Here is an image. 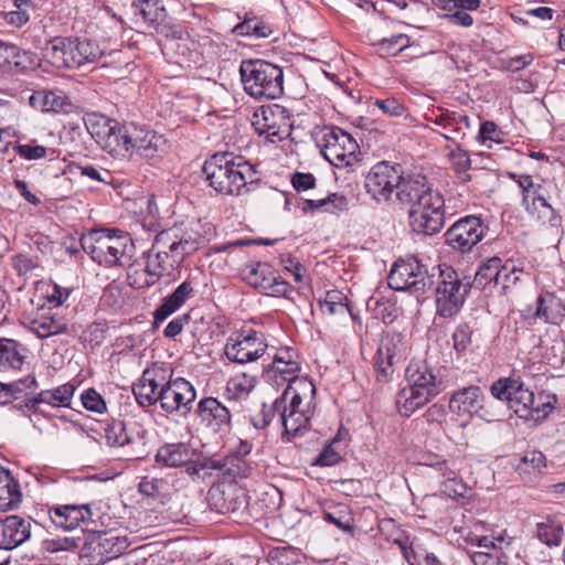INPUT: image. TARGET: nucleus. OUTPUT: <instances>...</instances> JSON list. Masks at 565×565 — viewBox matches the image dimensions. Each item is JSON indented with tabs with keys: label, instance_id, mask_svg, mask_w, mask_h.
Returning a JSON list of instances; mask_svg holds the SVG:
<instances>
[{
	"label": "nucleus",
	"instance_id": "nucleus-25",
	"mask_svg": "<svg viewBox=\"0 0 565 565\" xmlns=\"http://www.w3.org/2000/svg\"><path fill=\"white\" fill-rule=\"evenodd\" d=\"M207 503L221 514H239L248 507L245 493L233 486L212 487L207 491Z\"/></svg>",
	"mask_w": 565,
	"mask_h": 565
},
{
	"label": "nucleus",
	"instance_id": "nucleus-34",
	"mask_svg": "<svg viewBox=\"0 0 565 565\" xmlns=\"http://www.w3.org/2000/svg\"><path fill=\"white\" fill-rule=\"evenodd\" d=\"M73 38H53L46 46L45 57L56 68H76Z\"/></svg>",
	"mask_w": 565,
	"mask_h": 565
},
{
	"label": "nucleus",
	"instance_id": "nucleus-29",
	"mask_svg": "<svg viewBox=\"0 0 565 565\" xmlns=\"http://www.w3.org/2000/svg\"><path fill=\"white\" fill-rule=\"evenodd\" d=\"M405 377L407 385L427 393V397L430 399L439 394L440 382L424 361H412L405 370Z\"/></svg>",
	"mask_w": 565,
	"mask_h": 565
},
{
	"label": "nucleus",
	"instance_id": "nucleus-49",
	"mask_svg": "<svg viewBox=\"0 0 565 565\" xmlns=\"http://www.w3.org/2000/svg\"><path fill=\"white\" fill-rule=\"evenodd\" d=\"M501 267V258L500 257H491L483 262L473 278V282L481 288H486L488 285L493 282L498 286V276Z\"/></svg>",
	"mask_w": 565,
	"mask_h": 565
},
{
	"label": "nucleus",
	"instance_id": "nucleus-32",
	"mask_svg": "<svg viewBox=\"0 0 565 565\" xmlns=\"http://www.w3.org/2000/svg\"><path fill=\"white\" fill-rule=\"evenodd\" d=\"M38 387V381L34 374H28L23 379L10 382L6 384V405L19 402L13 407L22 413L34 412L35 409H29L26 404L34 396L33 393Z\"/></svg>",
	"mask_w": 565,
	"mask_h": 565
},
{
	"label": "nucleus",
	"instance_id": "nucleus-58",
	"mask_svg": "<svg viewBox=\"0 0 565 565\" xmlns=\"http://www.w3.org/2000/svg\"><path fill=\"white\" fill-rule=\"evenodd\" d=\"M168 482L162 478L143 477L138 484L141 494L151 498H159L166 490Z\"/></svg>",
	"mask_w": 565,
	"mask_h": 565
},
{
	"label": "nucleus",
	"instance_id": "nucleus-4",
	"mask_svg": "<svg viewBox=\"0 0 565 565\" xmlns=\"http://www.w3.org/2000/svg\"><path fill=\"white\" fill-rule=\"evenodd\" d=\"M490 392L497 399L507 401L515 415L527 422L543 419L553 411V406L550 402H544L542 394L535 396L524 387L520 379H499L491 385Z\"/></svg>",
	"mask_w": 565,
	"mask_h": 565
},
{
	"label": "nucleus",
	"instance_id": "nucleus-31",
	"mask_svg": "<svg viewBox=\"0 0 565 565\" xmlns=\"http://www.w3.org/2000/svg\"><path fill=\"white\" fill-rule=\"evenodd\" d=\"M31 524L19 515L7 516L0 522V548L12 550L31 535Z\"/></svg>",
	"mask_w": 565,
	"mask_h": 565
},
{
	"label": "nucleus",
	"instance_id": "nucleus-30",
	"mask_svg": "<svg viewBox=\"0 0 565 565\" xmlns=\"http://www.w3.org/2000/svg\"><path fill=\"white\" fill-rule=\"evenodd\" d=\"M194 295L195 290L190 280H184L180 284L173 292L162 299L161 303L153 311V327L158 328L160 323L178 311Z\"/></svg>",
	"mask_w": 565,
	"mask_h": 565
},
{
	"label": "nucleus",
	"instance_id": "nucleus-9",
	"mask_svg": "<svg viewBox=\"0 0 565 565\" xmlns=\"http://www.w3.org/2000/svg\"><path fill=\"white\" fill-rule=\"evenodd\" d=\"M117 137L119 139L116 146L147 160L160 157L167 143L162 135L132 122L125 124L121 129L117 131Z\"/></svg>",
	"mask_w": 565,
	"mask_h": 565
},
{
	"label": "nucleus",
	"instance_id": "nucleus-44",
	"mask_svg": "<svg viewBox=\"0 0 565 565\" xmlns=\"http://www.w3.org/2000/svg\"><path fill=\"white\" fill-rule=\"evenodd\" d=\"M30 105L42 113L66 111L71 103L62 94L52 90H36L30 97Z\"/></svg>",
	"mask_w": 565,
	"mask_h": 565
},
{
	"label": "nucleus",
	"instance_id": "nucleus-56",
	"mask_svg": "<svg viewBox=\"0 0 565 565\" xmlns=\"http://www.w3.org/2000/svg\"><path fill=\"white\" fill-rule=\"evenodd\" d=\"M521 273L523 270L519 269L512 260L501 262L498 286H501L503 290L514 286L520 280Z\"/></svg>",
	"mask_w": 565,
	"mask_h": 565
},
{
	"label": "nucleus",
	"instance_id": "nucleus-43",
	"mask_svg": "<svg viewBox=\"0 0 565 565\" xmlns=\"http://www.w3.org/2000/svg\"><path fill=\"white\" fill-rule=\"evenodd\" d=\"M30 329L41 339L70 332L67 321L54 315H43L33 319Z\"/></svg>",
	"mask_w": 565,
	"mask_h": 565
},
{
	"label": "nucleus",
	"instance_id": "nucleus-39",
	"mask_svg": "<svg viewBox=\"0 0 565 565\" xmlns=\"http://www.w3.org/2000/svg\"><path fill=\"white\" fill-rule=\"evenodd\" d=\"M147 264L146 273L151 278L147 280V285H153L164 274H170L177 266H172V259L164 247H151L150 250L146 252Z\"/></svg>",
	"mask_w": 565,
	"mask_h": 565
},
{
	"label": "nucleus",
	"instance_id": "nucleus-26",
	"mask_svg": "<svg viewBox=\"0 0 565 565\" xmlns=\"http://www.w3.org/2000/svg\"><path fill=\"white\" fill-rule=\"evenodd\" d=\"M401 338L386 339L377 349L374 369L379 382H388L395 367L403 361Z\"/></svg>",
	"mask_w": 565,
	"mask_h": 565
},
{
	"label": "nucleus",
	"instance_id": "nucleus-18",
	"mask_svg": "<svg viewBox=\"0 0 565 565\" xmlns=\"http://www.w3.org/2000/svg\"><path fill=\"white\" fill-rule=\"evenodd\" d=\"M266 349L267 344L264 334L250 329L247 332L242 331L230 337L224 352L230 361L244 364L263 356Z\"/></svg>",
	"mask_w": 565,
	"mask_h": 565
},
{
	"label": "nucleus",
	"instance_id": "nucleus-63",
	"mask_svg": "<svg viewBox=\"0 0 565 565\" xmlns=\"http://www.w3.org/2000/svg\"><path fill=\"white\" fill-rule=\"evenodd\" d=\"M374 105L384 114L392 117H403L406 115L405 106L396 98L375 99Z\"/></svg>",
	"mask_w": 565,
	"mask_h": 565
},
{
	"label": "nucleus",
	"instance_id": "nucleus-38",
	"mask_svg": "<svg viewBox=\"0 0 565 565\" xmlns=\"http://www.w3.org/2000/svg\"><path fill=\"white\" fill-rule=\"evenodd\" d=\"M28 349L13 339L0 338V371L21 370Z\"/></svg>",
	"mask_w": 565,
	"mask_h": 565
},
{
	"label": "nucleus",
	"instance_id": "nucleus-16",
	"mask_svg": "<svg viewBox=\"0 0 565 565\" xmlns=\"http://www.w3.org/2000/svg\"><path fill=\"white\" fill-rule=\"evenodd\" d=\"M487 226L476 215H467L457 220L445 233L447 246L461 254L469 253L483 238Z\"/></svg>",
	"mask_w": 565,
	"mask_h": 565
},
{
	"label": "nucleus",
	"instance_id": "nucleus-12",
	"mask_svg": "<svg viewBox=\"0 0 565 565\" xmlns=\"http://www.w3.org/2000/svg\"><path fill=\"white\" fill-rule=\"evenodd\" d=\"M427 268L415 257L394 263L390 275L388 286L398 291L408 290L417 297L431 289V281Z\"/></svg>",
	"mask_w": 565,
	"mask_h": 565
},
{
	"label": "nucleus",
	"instance_id": "nucleus-24",
	"mask_svg": "<svg viewBox=\"0 0 565 565\" xmlns=\"http://www.w3.org/2000/svg\"><path fill=\"white\" fill-rule=\"evenodd\" d=\"M200 423L213 433H226L232 426V414L227 406L215 397H204L196 406Z\"/></svg>",
	"mask_w": 565,
	"mask_h": 565
},
{
	"label": "nucleus",
	"instance_id": "nucleus-33",
	"mask_svg": "<svg viewBox=\"0 0 565 565\" xmlns=\"http://www.w3.org/2000/svg\"><path fill=\"white\" fill-rule=\"evenodd\" d=\"M532 317L545 323L559 326L565 320V301L554 292L541 294L536 299V309Z\"/></svg>",
	"mask_w": 565,
	"mask_h": 565
},
{
	"label": "nucleus",
	"instance_id": "nucleus-41",
	"mask_svg": "<svg viewBox=\"0 0 565 565\" xmlns=\"http://www.w3.org/2000/svg\"><path fill=\"white\" fill-rule=\"evenodd\" d=\"M430 401L427 397V393L419 392L407 385L397 393L396 408L401 416L409 417Z\"/></svg>",
	"mask_w": 565,
	"mask_h": 565
},
{
	"label": "nucleus",
	"instance_id": "nucleus-14",
	"mask_svg": "<svg viewBox=\"0 0 565 565\" xmlns=\"http://www.w3.org/2000/svg\"><path fill=\"white\" fill-rule=\"evenodd\" d=\"M206 239L196 231L182 232L180 228H168L158 233L153 247H164L172 259V266H179L183 259L195 253Z\"/></svg>",
	"mask_w": 565,
	"mask_h": 565
},
{
	"label": "nucleus",
	"instance_id": "nucleus-11",
	"mask_svg": "<svg viewBox=\"0 0 565 565\" xmlns=\"http://www.w3.org/2000/svg\"><path fill=\"white\" fill-rule=\"evenodd\" d=\"M195 397L194 386L183 377H173V370L167 366L158 402L161 409L167 414L186 416L192 411Z\"/></svg>",
	"mask_w": 565,
	"mask_h": 565
},
{
	"label": "nucleus",
	"instance_id": "nucleus-10",
	"mask_svg": "<svg viewBox=\"0 0 565 565\" xmlns=\"http://www.w3.org/2000/svg\"><path fill=\"white\" fill-rule=\"evenodd\" d=\"M318 145L326 160L334 167H348L356 161L358 142L337 126H324L320 131Z\"/></svg>",
	"mask_w": 565,
	"mask_h": 565
},
{
	"label": "nucleus",
	"instance_id": "nucleus-62",
	"mask_svg": "<svg viewBox=\"0 0 565 565\" xmlns=\"http://www.w3.org/2000/svg\"><path fill=\"white\" fill-rule=\"evenodd\" d=\"M472 331L467 323L459 324L452 334L454 348L457 353L465 352L471 343Z\"/></svg>",
	"mask_w": 565,
	"mask_h": 565
},
{
	"label": "nucleus",
	"instance_id": "nucleus-19",
	"mask_svg": "<svg viewBox=\"0 0 565 565\" xmlns=\"http://www.w3.org/2000/svg\"><path fill=\"white\" fill-rule=\"evenodd\" d=\"M449 411L458 416L477 415L491 422L494 415L486 406V395L480 386L469 385L455 391L448 403Z\"/></svg>",
	"mask_w": 565,
	"mask_h": 565
},
{
	"label": "nucleus",
	"instance_id": "nucleus-64",
	"mask_svg": "<svg viewBox=\"0 0 565 565\" xmlns=\"http://www.w3.org/2000/svg\"><path fill=\"white\" fill-rule=\"evenodd\" d=\"M502 135V131L498 128L495 122L486 120L480 125L478 141L481 143H484L487 140L501 142Z\"/></svg>",
	"mask_w": 565,
	"mask_h": 565
},
{
	"label": "nucleus",
	"instance_id": "nucleus-22",
	"mask_svg": "<svg viewBox=\"0 0 565 565\" xmlns=\"http://www.w3.org/2000/svg\"><path fill=\"white\" fill-rule=\"evenodd\" d=\"M46 513L51 523L63 531L75 530L93 516L89 503L55 504L49 507Z\"/></svg>",
	"mask_w": 565,
	"mask_h": 565
},
{
	"label": "nucleus",
	"instance_id": "nucleus-54",
	"mask_svg": "<svg viewBox=\"0 0 565 565\" xmlns=\"http://www.w3.org/2000/svg\"><path fill=\"white\" fill-rule=\"evenodd\" d=\"M151 29H153L158 35L168 40H182L185 35L183 26L175 23L168 13H166V18H161Z\"/></svg>",
	"mask_w": 565,
	"mask_h": 565
},
{
	"label": "nucleus",
	"instance_id": "nucleus-5",
	"mask_svg": "<svg viewBox=\"0 0 565 565\" xmlns=\"http://www.w3.org/2000/svg\"><path fill=\"white\" fill-rule=\"evenodd\" d=\"M241 82L247 95L255 99H276L284 94L282 68L262 58L243 60Z\"/></svg>",
	"mask_w": 565,
	"mask_h": 565
},
{
	"label": "nucleus",
	"instance_id": "nucleus-57",
	"mask_svg": "<svg viewBox=\"0 0 565 565\" xmlns=\"http://www.w3.org/2000/svg\"><path fill=\"white\" fill-rule=\"evenodd\" d=\"M339 443L338 438L334 437L329 444H327L320 454L316 457L313 463L319 467H331L341 461V455L335 450L334 445Z\"/></svg>",
	"mask_w": 565,
	"mask_h": 565
},
{
	"label": "nucleus",
	"instance_id": "nucleus-59",
	"mask_svg": "<svg viewBox=\"0 0 565 565\" xmlns=\"http://www.w3.org/2000/svg\"><path fill=\"white\" fill-rule=\"evenodd\" d=\"M81 401L85 409L103 414L106 411V402L95 388H87L81 394Z\"/></svg>",
	"mask_w": 565,
	"mask_h": 565
},
{
	"label": "nucleus",
	"instance_id": "nucleus-40",
	"mask_svg": "<svg viewBox=\"0 0 565 565\" xmlns=\"http://www.w3.org/2000/svg\"><path fill=\"white\" fill-rule=\"evenodd\" d=\"M232 33L237 36L266 39L270 36L273 29L253 11H248L244 14L243 21L233 28Z\"/></svg>",
	"mask_w": 565,
	"mask_h": 565
},
{
	"label": "nucleus",
	"instance_id": "nucleus-20",
	"mask_svg": "<svg viewBox=\"0 0 565 565\" xmlns=\"http://www.w3.org/2000/svg\"><path fill=\"white\" fill-rule=\"evenodd\" d=\"M508 177L519 185L522 194V206L529 213H539L542 207L551 214L550 222L552 225H556L561 222V216L556 215L552 206L548 204L542 184L535 183L530 174L508 172Z\"/></svg>",
	"mask_w": 565,
	"mask_h": 565
},
{
	"label": "nucleus",
	"instance_id": "nucleus-6",
	"mask_svg": "<svg viewBox=\"0 0 565 565\" xmlns=\"http://www.w3.org/2000/svg\"><path fill=\"white\" fill-rule=\"evenodd\" d=\"M298 384L299 388L292 386L289 401L286 399V412H281L279 417V423L284 427L282 438L287 441L307 431L313 415L311 401L316 394V386L306 380H299Z\"/></svg>",
	"mask_w": 565,
	"mask_h": 565
},
{
	"label": "nucleus",
	"instance_id": "nucleus-2",
	"mask_svg": "<svg viewBox=\"0 0 565 565\" xmlns=\"http://www.w3.org/2000/svg\"><path fill=\"white\" fill-rule=\"evenodd\" d=\"M83 250L98 265L105 267H130L136 247L128 232L119 228H94L82 235Z\"/></svg>",
	"mask_w": 565,
	"mask_h": 565
},
{
	"label": "nucleus",
	"instance_id": "nucleus-60",
	"mask_svg": "<svg viewBox=\"0 0 565 565\" xmlns=\"http://www.w3.org/2000/svg\"><path fill=\"white\" fill-rule=\"evenodd\" d=\"M14 57L12 60V66L19 72H25L33 70L36 66L35 54L30 51L21 50L14 45Z\"/></svg>",
	"mask_w": 565,
	"mask_h": 565
},
{
	"label": "nucleus",
	"instance_id": "nucleus-61",
	"mask_svg": "<svg viewBox=\"0 0 565 565\" xmlns=\"http://www.w3.org/2000/svg\"><path fill=\"white\" fill-rule=\"evenodd\" d=\"M324 212L340 214L349 210V200L345 195L333 192L323 199Z\"/></svg>",
	"mask_w": 565,
	"mask_h": 565
},
{
	"label": "nucleus",
	"instance_id": "nucleus-15",
	"mask_svg": "<svg viewBox=\"0 0 565 565\" xmlns=\"http://www.w3.org/2000/svg\"><path fill=\"white\" fill-rule=\"evenodd\" d=\"M445 201L441 194H433V198L424 199L419 205L411 207L408 223L417 234L433 235L438 233L445 224Z\"/></svg>",
	"mask_w": 565,
	"mask_h": 565
},
{
	"label": "nucleus",
	"instance_id": "nucleus-3",
	"mask_svg": "<svg viewBox=\"0 0 565 565\" xmlns=\"http://www.w3.org/2000/svg\"><path fill=\"white\" fill-rule=\"evenodd\" d=\"M435 295L437 313L443 318L455 317L462 308L472 282L469 277L450 266L433 268L429 275Z\"/></svg>",
	"mask_w": 565,
	"mask_h": 565
},
{
	"label": "nucleus",
	"instance_id": "nucleus-8",
	"mask_svg": "<svg viewBox=\"0 0 565 565\" xmlns=\"http://www.w3.org/2000/svg\"><path fill=\"white\" fill-rule=\"evenodd\" d=\"M241 276L250 287L270 297L295 301L296 289L266 262H252L241 269Z\"/></svg>",
	"mask_w": 565,
	"mask_h": 565
},
{
	"label": "nucleus",
	"instance_id": "nucleus-35",
	"mask_svg": "<svg viewBox=\"0 0 565 565\" xmlns=\"http://www.w3.org/2000/svg\"><path fill=\"white\" fill-rule=\"evenodd\" d=\"M75 385L65 383L52 390H43L29 401V409H36L40 404H47L53 407H70L75 393Z\"/></svg>",
	"mask_w": 565,
	"mask_h": 565
},
{
	"label": "nucleus",
	"instance_id": "nucleus-50",
	"mask_svg": "<svg viewBox=\"0 0 565 565\" xmlns=\"http://www.w3.org/2000/svg\"><path fill=\"white\" fill-rule=\"evenodd\" d=\"M366 306L381 317L384 323H391L397 318V308L394 301L372 296L369 298Z\"/></svg>",
	"mask_w": 565,
	"mask_h": 565
},
{
	"label": "nucleus",
	"instance_id": "nucleus-36",
	"mask_svg": "<svg viewBox=\"0 0 565 565\" xmlns=\"http://www.w3.org/2000/svg\"><path fill=\"white\" fill-rule=\"evenodd\" d=\"M299 370V363L294 360L291 349L282 348L274 354L273 362L267 366L266 372L268 374L274 373L277 383V374L280 375L284 382L294 383L297 380L296 374Z\"/></svg>",
	"mask_w": 565,
	"mask_h": 565
},
{
	"label": "nucleus",
	"instance_id": "nucleus-7",
	"mask_svg": "<svg viewBox=\"0 0 565 565\" xmlns=\"http://www.w3.org/2000/svg\"><path fill=\"white\" fill-rule=\"evenodd\" d=\"M207 458L190 443H166L161 445L154 460L166 468H184V473L192 482H205L207 476Z\"/></svg>",
	"mask_w": 565,
	"mask_h": 565
},
{
	"label": "nucleus",
	"instance_id": "nucleus-53",
	"mask_svg": "<svg viewBox=\"0 0 565 565\" xmlns=\"http://www.w3.org/2000/svg\"><path fill=\"white\" fill-rule=\"evenodd\" d=\"M536 535L548 546H558L562 542L563 529L552 522H541L536 525Z\"/></svg>",
	"mask_w": 565,
	"mask_h": 565
},
{
	"label": "nucleus",
	"instance_id": "nucleus-55",
	"mask_svg": "<svg viewBox=\"0 0 565 565\" xmlns=\"http://www.w3.org/2000/svg\"><path fill=\"white\" fill-rule=\"evenodd\" d=\"M379 50L388 55H397L409 45V38L406 34H393L390 38H382L376 41Z\"/></svg>",
	"mask_w": 565,
	"mask_h": 565
},
{
	"label": "nucleus",
	"instance_id": "nucleus-23",
	"mask_svg": "<svg viewBox=\"0 0 565 565\" xmlns=\"http://www.w3.org/2000/svg\"><path fill=\"white\" fill-rule=\"evenodd\" d=\"M166 367L163 364H153L151 367H147L138 382L132 385L135 398L142 408H148L159 402Z\"/></svg>",
	"mask_w": 565,
	"mask_h": 565
},
{
	"label": "nucleus",
	"instance_id": "nucleus-46",
	"mask_svg": "<svg viewBox=\"0 0 565 565\" xmlns=\"http://www.w3.org/2000/svg\"><path fill=\"white\" fill-rule=\"evenodd\" d=\"M131 9L135 15L141 17L142 21L152 28L161 18L168 13L162 0H134Z\"/></svg>",
	"mask_w": 565,
	"mask_h": 565
},
{
	"label": "nucleus",
	"instance_id": "nucleus-17",
	"mask_svg": "<svg viewBox=\"0 0 565 565\" xmlns=\"http://www.w3.org/2000/svg\"><path fill=\"white\" fill-rule=\"evenodd\" d=\"M399 164H391L387 161H381L372 167L365 177L366 193L376 203H387L392 200L394 190L398 185Z\"/></svg>",
	"mask_w": 565,
	"mask_h": 565
},
{
	"label": "nucleus",
	"instance_id": "nucleus-37",
	"mask_svg": "<svg viewBox=\"0 0 565 565\" xmlns=\"http://www.w3.org/2000/svg\"><path fill=\"white\" fill-rule=\"evenodd\" d=\"M21 501L22 492L18 480L8 469L0 467V510H14Z\"/></svg>",
	"mask_w": 565,
	"mask_h": 565
},
{
	"label": "nucleus",
	"instance_id": "nucleus-28",
	"mask_svg": "<svg viewBox=\"0 0 565 565\" xmlns=\"http://www.w3.org/2000/svg\"><path fill=\"white\" fill-rule=\"evenodd\" d=\"M253 463L247 458L239 456H226L225 458H207L206 480L212 478L214 471H220L230 480L245 479L252 476Z\"/></svg>",
	"mask_w": 565,
	"mask_h": 565
},
{
	"label": "nucleus",
	"instance_id": "nucleus-45",
	"mask_svg": "<svg viewBox=\"0 0 565 565\" xmlns=\"http://www.w3.org/2000/svg\"><path fill=\"white\" fill-rule=\"evenodd\" d=\"M323 520L337 526L340 531L353 535L354 518L347 504L331 503L323 509Z\"/></svg>",
	"mask_w": 565,
	"mask_h": 565
},
{
	"label": "nucleus",
	"instance_id": "nucleus-48",
	"mask_svg": "<svg viewBox=\"0 0 565 565\" xmlns=\"http://www.w3.org/2000/svg\"><path fill=\"white\" fill-rule=\"evenodd\" d=\"M256 379L246 373L237 374L226 384V396L228 401H241L247 398L255 387Z\"/></svg>",
	"mask_w": 565,
	"mask_h": 565
},
{
	"label": "nucleus",
	"instance_id": "nucleus-27",
	"mask_svg": "<svg viewBox=\"0 0 565 565\" xmlns=\"http://www.w3.org/2000/svg\"><path fill=\"white\" fill-rule=\"evenodd\" d=\"M84 124L89 135L98 142L104 143L105 148H111L117 145V131L124 125L117 120L110 119L102 114L87 113L84 116Z\"/></svg>",
	"mask_w": 565,
	"mask_h": 565
},
{
	"label": "nucleus",
	"instance_id": "nucleus-21",
	"mask_svg": "<svg viewBox=\"0 0 565 565\" xmlns=\"http://www.w3.org/2000/svg\"><path fill=\"white\" fill-rule=\"evenodd\" d=\"M433 194H439L434 191L428 183L426 175L422 173L403 174L399 169V180L396 186V199L404 205L415 207L424 202V199L433 198Z\"/></svg>",
	"mask_w": 565,
	"mask_h": 565
},
{
	"label": "nucleus",
	"instance_id": "nucleus-1",
	"mask_svg": "<svg viewBox=\"0 0 565 565\" xmlns=\"http://www.w3.org/2000/svg\"><path fill=\"white\" fill-rule=\"evenodd\" d=\"M202 174L209 186L222 195H241L248 185L258 182L257 171L242 156L216 152L205 160Z\"/></svg>",
	"mask_w": 565,
	"mask_h": 565
},
{
	"label": "nucleus",
	"instance_id": "nucleus-47",
	"mask_svg": "<svg viewBox=\"0 0 565 565\" xmlns=\"http://www.w3.org/2000/svg\"><path fill=\"white\" fill-rule=\"evenodd\" d=\"M73 41L76 68L87 63H96L104 54L96 41L87 38H73Z\"/></svg>",
	"mask_w": 565,
	"mask_h": 565
},
{
	"label": "nucleus",
	"instance_id": "nucleus-51",
	"mask_svg": "<svg viewBox=\"0 0 565 565\" xmlns=\"http://www.w3.org/2000/svg\"><path fill=\"white\" fill-rule=\"evenodd\" d=\"M546 467V458L540 450H530L524 454L516 466V471L522 473L542 472Z\"/></svg>",
	"mask_w": 565,
	"mask_h": 565
},
{
	"label": "nucleus",
	"instance_id": "nucleus-13",
	"mask_svg": "<svg viewBox=\"0 0 565 565\" xmlns=\"http://www.w3.org/2000/svg\"><path fill=\"white\" fill-rule=\"evenodd\" d=\"M253 126L259 136L277 143L291 134L292 121L289 110L278 104L263 105L254 113Z\"/></svg>",
	"mask_w": 565,
	"mask_h": 565
},
{
	"label": "nucleus",
	"instance_id": "nucleus-42",
	"mask_svg": "<svg viewBox=\"0 0 565 565\" xmlns=\"http://www.w3.org/2000/svg\"><path fill=\"white\" fill-rule=\"evenodd\" d=\"M292 393V385H288L282 394L277 397L270 405L263 404L262 409L258 414L252 417V424L256 429L266 428L273 419L277 416L280 417L281 412H286V399L289 394Z\"/></svg>",
	"mask_w": 565,
	"mask_h": 565
},
{
	"label": "nucleus",
	"instance_id": "nucleus-52",
	"mask_svg": "<svg viewBox=\"0 0 565 565\" xmlns=\"http://www.w3.org/2000/svg\"><path fill=\"white\" fill-rule=\"evenodd\" d=\"M105 438L111 447H122L130 444V436L127 433L126 425L121 420L109 424L105 429Z\"/></svg>",
	"mask_w": 565,
	"mask_h": 565
}]
</instances>
